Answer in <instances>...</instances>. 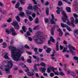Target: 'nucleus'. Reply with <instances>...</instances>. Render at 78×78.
<instances>
[{"label":"nucleus","instance_id":"obj_44","mask_svg":"<svg viewBox=\"0 0 78 78\" xmlns=\"http://www.w3.org/2000/svg\"><path fill=\"white\" fill-rule=\"evenodd\" d=\"M68 30L69 31H71V28L68 27V26H67V27H66Z\"/></svg>","mask_w":78,"mask_h":78},{"label":"nucleus","instance_id":"obj_13","mask_svg":"<svg viewBox=\"0 0 78 78\" xmlns=\"http://www.w3.org/2000/svg\"><path fill=\"white\" fill-rule=\"evenodd\" d=\"M51 48H47V50L46 51L48 53H50L51 51Z\"/></svg>","mask_w":78,"mask_h":78},{"label":"nucleus","instance_id":"obj_50","mask_svg":"<svg viewBox=\"0 0 78 78\" xmlns=\"http://www.w3.org/2000/svg\"><path fill=\"white\" fill-rule=\"evenodd\" d=\"M54 75V73H50V76H51V77H53Z\"/></svg>","mask_w":78,"mask_h":78},{"label":"nucleus","instance_id":"obj_39","mask_svg":"<svg viewBox=\"0 0 78 78\" xmlns=\"http://www.w3.org/2000/svg\"><path fill=\"white\" fill-rule=\"evenodd\" d=\"M46 69L45 68H42V73H44L45 72Z\"/></svg>","mask_w":78,"mask_h":78},{"label":"nucleus","instance_id":"obj_23","mask_svg":"<svg viewBox=\"0 0 78 78\" xmlns=\"http://www.w3.org/2000/svg\"><path fill=\"white\" fill-rule=\"evenodd\" d=\"M20 5V4L19 3V2H18L15 5L16 8L17 9L19 8Z\"/></svg>","mask_w":78,"mask_h":78},{"label":"nucleus","instance_id":"obj_48","mask_svg":"<svg viewBox=\"0 0 78 78\" xmlns=\"http://www.w3.org/2000/svg\"><path fill=\"white\" fill-rule=\"evenodd\" d=\"M73 58H74V60H76V61L78 60V57H77L76 56H75V57H74Z\"/></svg>","mask_w":78,"mask_h":78},{"label":"nucleus","instance_id":"obj_15","mask_svg":"<svg viewBox=\"0 0 78 78\" xmlns=\"http://www.w3.org/2000/svg\"><path fill=\"white\" fill-rule=\"evenodd\" d=\"M66 10L67 12H71V11L70 10V8L69 7H66Z\"/></svg>","mask_w":78,"mask_h":78},{"label":"nucleus","instance_id":"obj_18","mask_svg":"<svg viewBox=\"0 0 78 78\" xmlns=\"http://www.w3.org/2000/svg\"><path fill=\"white\" fill-rule=\"evenodd\" d=\"M59 42H57L56 44V50L57 51H58L59 50Z\"/></svg>","mask_w":78,"mask_h":78},{"label":"nucleus","instance_id":"obj_60","mask_svg":"<svg viewBox=\"0 0 78 78\" xmlns=\"http://www.w3.org/2000/svg\"><path fill=\"white\" fill-rule=\"evenodd\" d=\"M28 39L30 41H32V38L30 37H28Z\"/></svg>","mask_w":78,"mask_h":78},{"label":"nucleus","instance_id":"obj_3","mask_svg":"<svg viewBox=\"0 0 78 78\" xmlns=\"http://www.w3.org/2000/svg\"><path fill=\"white\" fill-rule=\"evenodd\" d=\"M4 63H8V64L5 66V70L6 72H7V73L9 72V71L11 69L12 67L13 64H12V61H8L7 60H5L3 61Z\"/></svg>","mask_w":78,"mask_h":78},{"label":"nucleus","instance_id":"obj_43","mask_svg":"<svg viewBox=\"0 0 78 78\" xmlns=\"http://www.w3.org/2000/svg\"><path fill=\"white\" fill-rule=\"evenodd\" d=\"M26 13L27 15H31V12L30 11L27 12Z\"/></svg>","mask_w":78,"mask_h":78},{"label":"nucleus","instance_id":"obj_36","mask_svg":"<svg viewBox=\"0 0 78 78\" xmlns=\"http://www.w3.org/2000/svg\"><path fill=\"white\" fill-rule=\"evenodd\" d=\"M20 14L21 17H23L24 16V15L25 14V13L24 12H20Z\"/></svg>","mask_w":78,"mask_h":78},{"label":"nucleus","instance_id":"obj_25","mask_svg":"<svg viewBox=\"0 0 78 78\" xmlns=\"http://www.w3.org/2000/svg\"><path fill=\"white\" fill-rule=\"evenodd\" d=\"M34 10L35 11V12H36V9H38V7H37V5H35L33 8Z\"/></svg>","mask_w":78,"mask_h":78},{"label":"nucleus","instance_id":"obj_33","mask_svg":"<svg viewBox=\"0 0 78 78\" xmlns=\"http://www.w3.org/2000/svg\"><path fill=\"white\" fill-rule=\"evenodd\" d=\"M20 2L21 5H24L25 3V2L24 0H20Z\"/></svg>","mask_w":78,"mask_h":78},{"label":"nucleus","instance_id":"obj_56","mask_svg":"<svg viewBox=\"0 0 78 78\" xmlns=\"http://www.w3.org/2000/svg\"><path fill=\"white\" fill-rule=\"evenodd\" d=\"M43 75L44 76H46L47 77L48 76V75L47 74V73H43Z\"/></svg>","mask_w":78,"mask_h":78},{"label":"nucleus","instance_id":"obj_62","mask_svg":"<svg viewBox=\"0 0 78 78\" xmlns=\"http://www.w3.org/2000/svg\"><path fill=\"white\" fill-rule=\"evenodd\" d=\"M60 48L61 49V50H63V48H64V47L60 45Z\"/></svg>","mask_w":78,"mask_h":78},{"label":"nucleus","instance_id":"obj_20","mask_svg":"<svg viewBox=\"0 0 78 78\" xmlns=\"http://www.w3.org/2000/svg\"><path fill=\"white\" fill-rule=\"evenodd\" d=\"M61 25L62 28H64L65 27L66 28V27H67V24H65L63 23H62L61 24Z\"/></svg>","mask_w":78,"mask_h":78},{"label":"nucleus","instance_id":"obj_57","mask_svg":"<svg viewBox=\"0 0 78 78\" xmlns=\"http://www.w3.org/2000/svg\"><path fill=\"white\" fill-rule=\"evenodd\" d=\"M32 16L34 18V17L36 16V13H33L32 14Z\"/></svg>","mask_w":78,"mask_h":78},{"label":"nucleus","instance_id":"obj_53","mask_svg":"<svg viewBox=\"0 0 78 78\" xmlns=\"http://www.w3.org/2000/svg\"><path fill=\"white\" fill-rule=\"evenodd\" d=\"M6 27H7V25H6V24H4L2 25V28H5Z\"/></svg>","mask_w":78,"mask_h":78},{"label":"nucleus","instance_id":"obj_38","mask_svg":"<svg viewBox=\"0 0 78 78\" xmlns=\"http://www.w3.org/2000/svg\"><path fill=\"white\" fill-rule=\"evenodd\" d=\"M2 45H3V48H6V43L4 42L3 43Z\"/></svg>","mask_w":78,"mask_h":78},{"label":"nucleus","instance_id":"obj_4","mask_svg":"<svg viewBox=\"0 0 78 78\" xmlns=\"http://www.w3.org/2000/svg\"><path fill=\"white\" fill-rule=\"evenodd\" d=\"M68 47L69 48V51H67V53H71L73 55H75V53L73 52V51H72L73 50H76V49L75 48V47L72 46L71 44H69L68 46Z\"/></svg>","mask_w":78,"mask_h":78},{"label":"nucleus","instance_id":"obj_7","mask_svg":"<svg viewBox=\"0 0 78 78\" xmlns=\"http://www.w3.org/2000/svg\"><path fill=\"white\" fill-rule=\"evenodd\" d=\"M71 22L70 23L69 22H67L66 23L69 25H72L73 27H74V23H75V20H74V18L73 17H72L71 18Z\"/></svg>","mask_w":78,"mask_h":78},{"label":"nucleus","instance_id":"obj_35","mask_svg":"<svg viewBox=\"0 0 78 78\" xmlns=\"http://www.w3.org/2000/svg\"><path fill=\"white\" fill-rule=\"evenodd\" d=\"M16 18L18 22H20V17H19V16H17L16 17Z\"/></svg>","mask_w":78,"mask_h":78},{"label":"nucleus","instance_id":"obj_31","mask_svg":"<svg viewBox=\"0 0 78 78\" xmlns=\"http://www.w3.org/2000/svg\"><path fill=\"white\" fill-rule=\"evenodd\" d=\"M10 33H13V32H14L15 31V30H14V29L13 28H11L10 29Z\"/></svg>","mask_w":78,"mask_h":78},{"label":"nucleus","instance_id":"obj_58","mask_svg":"<svg viewBox=\"0 0 78 78\" xmlns=\"http://www.w3.org/2000/svg\"><path fill=\"white\" fill-rule=\"evenodd\" d=\"M63 43L65 45H66L67 44V41H66L65 40H64Z\"/></svg>","mask_w":78,"mask_h":78},{"label":"nucleus","instance_id":"obj_8","mask_svg":"<svg viewBox=\"0 0 78 78\" xmlns=\"http://www.w3.org/2000/svg\"><path fill=\"white\" fill-rule=\"evenodd\" d=\"M55 41V40L53 39V37L52 36H51L50 37V40H49L48 42V44H49V45H51V41L54 42Z\"/></svg>","mask_w":78,"mask_h":78},{"label":"nucleus","instance_id":"obj_12","mask_svg":"<svg viewBox=\"0 0 78 78\" xmlns=\"http://www.w3.org/2000/svg\"><path fill=\"white\" fill-rule=\"evenodd\" d=\"M4 58L6 59H9V57L8 56V54L7 52H5V55L4 56Z\"/></svg>","mask_w":78,"mask_h":78},{"label":"nucleus","instance_id":"obj_49","mask_svg":"<svg viewBox=\"0 0 78 78\" xmlns=\"http://www.w3.org/2000/svg\"><path fill=\"white\" fill-rule=\"evenodd\" d=\"M27 62L28 63H31V60L30 59H28L27 60Z\"/></svg>","mask_w":78,"mask_h":78},{"label":"nucleus","instance_id":"obj_46","mask_svg":"<svg viewBox=\"0 0 78 78\" xmlns=\"http://www.w3.org/2000/svg\"><path fill=\"white\" fill-rule=\"evenodd\" d=\"M75 24H77L78 23V19L76 18L75 21Z\"/></svg>","mask_w":78,"mask_h":78},{"label":"nucleus","instance_id":"obj_59","mask_svg":"<svg viewBox=\"0 0 78 78\" xmlns=\"http://www.w3.org/2000/svg\"><path fill=\"white\" fill-rule=\"evenodd\" d=\"M57 31H59V32H62V31L61 30V29L60 28H58L57 29Z\"/></svg>","mask_w":78,"mask_h":78},{"label":"nucleus","instance_id":"obj_22","mask_svg":"<svg viewBox=\"0 0 78 78\" xmlns=\"http://www.w3.org/2000/svg\"><path fill=\"white\" fill-rule=\"evenodd\" d=\"M40 66H42V67H45L46 66V65L45 63L44 62H41L40 63Z\"/></svg>","mask_w":78,"mask_h":78},{"label":"nucleus","instance_id":"obj_19","mask_svg":"<svg viewBox=\"0 0 78 78\" xmlns=\"http://www.w3.org/2000/svg\"><path fill=\"white\" fill-rule=\"evenodd\" d=\"M22 29L23 32L24 33H26V30H27V28L26 27L24 26H23L22 27Z\"/></svg>","mask_w":78,"mask_h":78},{"label":"nucleus","instance_id":"obj_40","mask_svg":"<svg viewBox=\"0 0 78 78\" xmlns=\"http://www.w3.org/2000/svg\"><path fill=\"white\" fill-rule=\"evenodd\" d=\"M29 19L30 22H31L33 20V18L31 16H29Z\"/></svg>","mask_w":78,"mask_h":78},{"label":"nucleus","instance_id":"obj_55","mask_svg":"<svg viewBox=\"0 0 78 78\" xmlns=\"http://www.w3.org/2000/svg\"><path fill=\"white\" fill-rule=\"evenodd\" d=\"M25 48H27V49L30 48V47L28 46L27 44H26L25 45Z\"/></svg>","mask_w":78,"mask_h":78},{"label":"nucleus","instance_id":"obj_17","mask_svg":"<svg viewBox=\"0 0 78 78\" xmlns=\"http://www.w3.org/2000/svg\"><path fill=\"white\" fill-rule=\"evenodd\" d=\"M31 34V33L30 31H28L26 33V34L25 35V37H28V36H30Z\"/></svg>","mask_w":78,"mask_h":78},{"label":"nucleus","instance_id":"obj_41","mask_svg":"<svg viewBox=\"0 0 78 78\" xmlns=\"http://www.w3.org/2000/svg\"><path fill=\"white\" fill-rule=\"evenodd\" d=\"M34 51L35 52L36 54H39V53L37 52V48H35L34 49Z\"/></svg>","mask_w":78,"mask_h":78},{"label":"nucleus","instance_id":"obj_63","mask_svg":"<svg viewBox=\"0 0 78 78\" xmlns=\"http://www.w3.org/2000/svg\"><path fill=\"white\" fill-rule=\"evenodd\" d=\"M3 3H2V2H0V6H3Z\"/></svg>","mask_w":78,"mask_h":78},{"label":"nucleus","instance_id":"obj_2","mask_svg":"<svg viewBox=\"0 0 78 78\" xmlns=\"http://www.w3.org/2000/svg\"><path fill=\"white\" fill-rule=\"evenodd\" d=\"M42 33L39 31H37L36 35L33 37V39L37 44L42 45L44 42V39L42 37H40V35Z\"/></svg>","mask_w":78,"mask_h":78},{"label":"nucleus","instance_id":"obj_34","mask_svg":"<svg viewBox=\"0 0 78 78\" xmlns=\"http://www.w3.org/2000/svg\"><path fill=\"white\" fill-rule=\"evenodd\" d=\"M5 31L7 34H11V32H10V30L9 31L8 29H6L5 30Z\"/></svg>","mask_w":78,"mask_h":78},{"label":"nucleus","instance_id":"obj_5","mask_svg":"<svg viewBox=\"0 0 78 78\" xmlns=\"http://www.w3.org/2000/svg\"><path fill=\"white\" fill-rule=\"evenodd\" d=\"M55 69L53 68V67H50L48 68L47 69V72H48V73H51V71H52V72H53L54 73L55 75H59V73H56L55 72Z\"/></svg>","mask_w":78,"mask_h":78},{"label":"nucleus","instance_id":"obj_61","mask_svg":"<svg viewBox=\"0 0 78 78\" xmlns=\"http://www.w3.org/2000/svg\"><path fill=\"white\" fill-rule=\"evenodd\" d=\"M11 21H12V20H11V19H9L7 20V22H8L9 23V22H11Z\"/></svg>","mask_w":78,"mask_h":78},{"label":"nucleus","instance_id":"obj_26","mask_svg":"<svg viewBox=\"0 0 78 78\" xmlns=\"http://www.w3.org/2000/svg\"><path fill=\"white\" fill-rule=\"evenodd\" d=\"M32 9V5L31 4L29 5V6L27 7V9L31 10Z\"/></svg>","mask_w":78,"mask_h":78},{"label":"nucleus","instance_id":"obj_6","mask_svg":"<svg viewBox=\"0 0 78 78\" xmlns=\"http://www.w3.org/2000/svg\"><path fill=\"white\" fill-rule=\"evenodd\" d=\"M62 14L64 16L65 18L62 17V20H63V22L64 23L66 22V20H67V14H66V13L63 10L62 11Z\"/></svg>","mask_w":78,"mask_h":78},{"label":"nucleus","instance_id":"obj_64","mask_svg":"<svg viewBox=\"0 0 78 78\" xmlns=\"http://www.w3.org/2000/svg\"><path fill=\"white\" fill-rule=\"evenodd\" d=\"M43 49H39L38 50L39 52H42V51Z\"/></svg>","mask_w":78,"mask_h":78},{"label":"nucleus","instance_id":"obj_30","mask_svg":"<svg viewBox=\"0 0 78 78\" xmlns=\"http://www.w3.org/2000/svg\"><path fill=\"white\" fill-rule=\"evenodd\" d=\"M28 75L29 76H33L34 75V73H28Z\"/></svg>","mask_w":78,"mask_h":78},{"label":"nucleus","instance_id":"obj_37","mask_svg":"<svg viewBox=\"0 0 78 78\" xmlns=\"http://www.w3.org/2000/svg\"><path fill=\"white\" fill-rule=\"evenodd\" d=\"M35 23H37V24L38 23H39V19H38V18L37 17L35 19Z\"/></svg>","mask_w":78,"mask_h":78},{"label":"nucleus","instance_id":"obj_28","mask_svg":"<svg viewBox=\"0 0 78 78\" xmlns=\"http://www.w3.org/2000/svg\"><path fill=\"white\" fill-rule=\"evenodd\" d=\"M37 66V65H36V64H35L34 67V70L36 71V72L37 71V68H36Z\"/></svg>","mask_w":78,"mask_h":78},{"label":"nucleus","instance_id":"obj_27","mask_svg":"<svg viewBox=\"0 0 78 78\" xmlns=\"http://www.w3.org/2000/svg\"><path fill=\"white\" fill-rule=\"evenodd\" d=\"M62 5V2L61 1H58V6H61Z\"/></svg>","mask_w":78,"mask_h":78},{"label":"nucleus","instance_id":"obj_52","mask_svg":"<svg viewBox=\"0 0 78 78\" xmlns=\"http://www.w3.org/2000/svg\"><path fill=\"white\" fill-rule=\"evenodd\" d=\"M66 50H67V49L66 48V47H64V48L62 51V52L63 53H64V52H66Z\"/></svg>","mask_w":78,"mask_h":78},{"label":"nucleus","instance_id":"obj_24","mask_svg":"<svg viewBox=\"0 0 78 78\" xmlns=\"http://www.w3.org/2000/svg\"><path fill=\"white\" fill-rule=\"evenodd\" d=\"M14 27L15 28L16 30H18V29H19V28H20V26H19V25L18 24Z\"/></svg>","mask_w":78,"mask_h":78},{"label":"nucleus","instance_id":"obj_32","mask_svg":"<svg viewBox=\"0 0 78 78\" xmlns=\"http://www.w3.org/2000/svg\"><path fill=\"white\" fill-rule=\"evenodd\" d=\"M17 35V33H16V32L14 31L12 33V35L13 36H15Z\"/></svg>","mask_w":78,"mask_h":78},{"label":"nucleus","instance_id":"obj_21","mask_svg":"<svg viewBox=\"0 0 78 78\" xmlns=\"http://www.w3.org/2000/svg\"><path fill=\"white\" fill-rule=\"evenodd\" d=\"M46 13L47 16L49 15V9H48V8H46Z\"/></svg>","mask_w":78,"mask_h":78},{"label":"nucleus","instance_id":"obj_11","mask_svg":"<svg viewBox=\"0 0 78 78\" xmlns=\"http://www.w3.org/2000/svg\"><path fill=\"white\" fill-rule=\"evenodd\" d=\"M18 24V22L16 21H13L12 23V25L14 27H15Z\"/></svg>","mask_w":78,"mask_h":78},{"label":"nucleus","instance_id":"obj_42","mask_svg":"<svg viewBox=\"0 0 78 78\" xmlns=\"http://www.w3.org/2000/svg\"><path fill=\"white\" fill-rule=\"evenodd\" d=\"M73 16H74V17H75V19L76 18L77 19V18L78 17V15H77V14L76 13H74Z\"/></svg>","mask_w":78,"mask_h":78},{"label":"nucleus","instance_id":"obj_9","mask_svg":"<svg viewBox=\"0 0 78 78\" xmlns=\"http://www.w3.org/2000/svg\"><path fill=\"white\" fill-rule=\"evenodd\" d=\"M58 27L57 25H54L51 29V35H54V31H55V27Z\"/></svg>","mask_w":78,"mask_h":78},{"label":"nucleus","instance_id":"obj_10","mask_svg":"<svg viewBox=\"0 0 78 78\" xmlns=\"http://www.w3.org/2000/svg\"><path fill=\"white\" fill-rule=\"evenodd\" d=\"M52 16V19H51V22L52 24H56V23L54 21V15H51Z\"/></svg>","mask_w":78,"mask_h":78},{"label":"nucleus","instance_id":"obj_45","mask_svg":"<svg viewBox=\"0 0 78 78\" xmlns=\"http://www.w3.org/2000/svg\"><path fill=\"white\" fill-rule=\"evenodd\" d=\"M59 75H61V76H62L63 75H65V74H64V73L62 72H60L59 73Z\"/></svg>","mask_w":78,"mask_h":78},{"label":"nucleus","instance_id":"obj_14","mask_svg":"<svg viewBox=\"0 0 78 78\" xmlns=\"http://www.w3.org/2000/svg\"><path fill=\"white\" fill-rule=\"evenodd\" d=\"M78 34V29H76L74 30V34L76 37V34Z\"/></svg>","mask_w":78,"mask_h":78},{"label":"nucleus","instance_id":"obj_51","mask_svg":"<svg viewBox=\"0 0 78 78\" xmlns=\"http://www.w3.org/2000/svg\"><path fill=\"white\" fill-rule=\"evenodd\" d=\"M59 36H62V35H63V33H62V32H60V33H59Z\"/></svg>","mask_w":78,"mask_h":78},{"label":"nucleus","instance_id":"obj_1","mask_svg":"<svg viewBox=\"0 0 78 78\" xmlns=\"http://www.w3.org/2000/svg\"><path fill=\"white\" fill-rule=\"evenodd\" d=\"M9 48L11 51L12 57L13 59L15 61H21L20 57L22 53V50H18L15 47L12 46H9Z\"/></svg>","mask_w":78,"mask_h":78},{"label":"nucleus","instance_id":"obj_47","mask_svg":"<svg viewBox=\"0 0 78 78\" xmlns=\"http://www.w3.org/2000/svg\"><path fill=\"white\" fill-rule=\"evenodd\" d=\"M45 23H48L49 21H48V20L47 19H45Z\"/></svg>","mask_w":78,"mask_h":78},{"label":"nucleus","instance_id":"obj_29","mask_svg":"<svg viewBox=\"0 0 78 78\" xmlns=\"http://www.w3.org/2000/svg\"><path fill=\"white\" fill-rule=\"evenodd\" d=\"M71 75H72L74 78H76L78 77V76H76V74H75L73 72L71 73Z\"/></svg>","mask_w":78,"mask_h":78},{"label":"nucleus","instance_id":"obj_54","mask_svg":"<svg viewBox=\"0 0 78 78\" xmlns=\"http://www.w3.org/2000/svg\"><path fill=\"white\" fill-rule=\"evenodd\" d=\"M28 28H29V31H30L31 33H33V30H32L31 28L30 27H29Z\"/></svg>","mask_w":78,"mask_h":78},{"label":"nucleus","instance_id":"obj_16","mask_svg":"<svg viewBox=\"0 0 78 78\" xmlns=\"http://www.w3.org/2000/svg\"><path fill=\"white\" fill-rule=\"evenodd\" d=\"M57 10H56V12H57V13L58 14H60V9L59 8V7H57Z\"/></svg>","mask_w":78,"mask_h":78}]
</instances>
